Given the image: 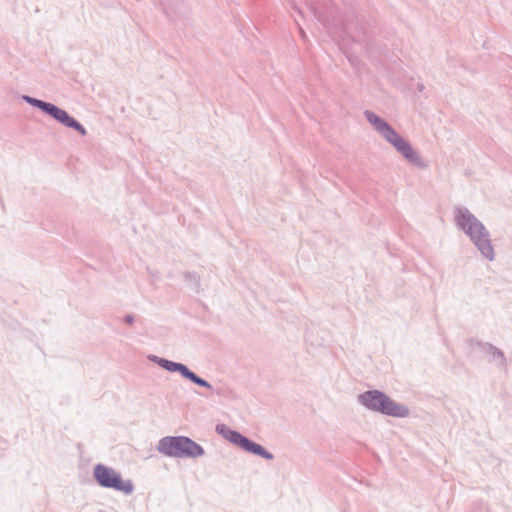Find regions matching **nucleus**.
Wrapping results in <instances>:
<instances>
[{"mask_svg": "<svg viewBox=\"0 0 512 512\" xmlns=\"http://www.w3.org/2000/svg\"><path fill=\"white\" fill-rule=\"evenodd\" d=\"M364 116L373 129L385 141L392 145L405 160L421 169L428 167V164L423 160L420 154L413 149L409 141L403 138L387 121L370 110H365Z\"/></svg>", "mask_w": 512, "mask_h": 512, "instance_id": "f257e3e1", "label": "nucleus"}, {"mask_svg": "<svg viewBox=\"0 0 512 512\" xmlns=\"http://www.w3.org/2000/svg\"><path fill=\"white\" fill-rule=\"evenodd\" d=\"M456 225L470 238L481 255L489 261L495 258L490 233L483 223L466 207L455 208Z\"/></svg>", "mask_w": 512, "mask_h": 512, "instance_id": "f03ea898", "label": "nucleus"}, {"mask_svg": "<svg viewBox=\"0 0 512 512\" xmlns=\"http://www.w3.org/2000/svg\"><path fill=\"white\" fill-rule=\"evenodd\" d=\"M359 404L367 410L395 418H405L409 415V408L391 399L380 390H368L357 396Z\"/></svg>", "mask_w": 512, "mask_h": 512, "instance_id": "7ed1b4c3", "label": "nucleus"}, {"mask_svg": "<svg viewBox=\"0 0 512 512\" xmlns=\"http://www.w3.org/2000/svg\"><path fill=\"white\" fill-rule=\"evenodd\" d=\"M22 99L27 104L40 109L43 113L50 116L63 126L76 130L81 136H85L87 134V130L79 121L70 116L67 111L61 109L57 105L28 95H23Z\"/></svg>", "mask_w": 512, "mask_h": 512, "instance_id": "20e7f679", "label": "nucleus"}, {"mask_svg": "<svg viewBox=\"0 0 512 512\" xmlns=\"http://www.w3.org/2000/svg\"><path fill=\"white\" fill-rule=\"evenodd\" d=\"M93 476L98 485L103 488L114 489L126 495H130L134 491L131 480H123L119 472L104 464H97L94 467Z\"/></svg>", "mask_w": 512, "mask_h": 512, "instance_id": "39448f33", "label": "nucleus"}, {"mask_svg": "<svg viewBox=\"0 0 512 512\" xmlns=\"http://www.w3.org/2000/svg\"><path fill=\"white\" fill-rule=\"evenodd\" d=\"M216 432L235 446L248 453L260 456L266 460L274 459V455L267 451L263 446L243 436L240 432L232 430L225 424H217Z\"/></svg>", "mask_w": 512, "mask_h": 512, "instance_id": "423d86ee", "label": "nucleus"}, {"mask_svg": "<svg viewBox=\"0 0 512 512\" xmlns=\"http://www.w3.org/2000/svg\"><path fill=\"white\" fill-rule=\"evenodd\" d=\"M148 358L150 361L156 363L161 368L169 372H178L183 378L191 381L192 383L209 390H214L213 386L208 381L195 374L185 364L161 358L156 355H150Z\"/></svg>", "mask_w": 512, "mask_h": 512, "instance_id": "0eeeda50", "label": "nucleus"}, {"mask_svg": "<svg viewBox=\"0 0 512 512\" xmlns=\"http://www.w3.org/2000/svg\"><path fill=\"white\" fill-rule=\"evenodd\" d=\"M185 436H166L159 440L157 450L159 453L175 458H183Z\"/></svg>", "mask_w": 512, "mask_h": 512, "instance_id": "6e6552de", "label": "nucleus"}, {"mask_svg": "<svg viewBox=\"0 0 512 512\" xmlns=\"http://www.w3.org/2000/svg\"><path fill=\"white\" fill-rule=\"evenodd\" d=\"M205 454L204 448L193 441L191 438L185 436L184 454L186 458H198Z\"/></svg>", "mask_w": 512, "mask_h": 512, "instance_id": "1a4fd4ad", "label": "nucleus"}, {"mask_svg": "<svg viewBox=\"0 0 512 512\" xmlns=\"http://www.w3.org/2000/svg\"><path fill=\"white\" fill-rule=\"evenodd\" d=\"M482 347H483V350L488 352L489 354H491V356L494 359H500L501 366L506 365V358L504 356V353L499 348H497L496 346H494L490 343L482 344Z\"/></svg>", "mask_w": 512, "mask_h": 512, "instance_id": "9d476101", "label": "nucleus"}, {"mask_svg": "<svg viewBox=\"0 0 512 512\" xmlns=\"http://www.w3.org/2000/svg\"><path fill=\"white\" fill-rule=\"evenodd\" d=\"M184 278L186 281H191V282H194L195 285H199L200 277L195 272H185Z\"/></svg>", "mask_w": 512, "mask_h": 512, "instance_id": "9b49d317", "label": "nucleus"}, {"mask_svg": "<svg viewBox=\"0 0 512 512\" xmlns=\"http://www.w3.org/2000/svg\"><path fill=\"white\" fill-rule=\"evenodd\" d=\"M134 316L132 314H127L125 317H124V322L129 324V325H132L134 323Z\"/></svg>", "mask_w": 512, "mask_h": 512, "instance_id": "f8f14e48", "label": "nucleus"}, {"mask_svg": "<svg viewBox=\"0 0 512 512\" xmlns=\"http://www.w3.org/2000/svg\"><path fill=\"white\" fill-rule=\"evenodd\" d=\"M311 10L314 14V16L319 20V21H323V18H322V15L320 12H318V10L314 7V6H311Z\"/></svg>", "mask_w": 512, "mask_h": 512, "instance_id": "ddd939ff", "label": "nucleus"}, {"mask_svg": "<svg viewBox=\"0 0 512 512\" xmlns=\"http://www.w3.org/2000/svg\"><path fill=\"white\" fill-rule=\"evenodd\" d=\"M299 33L304 40L307 38V35H306L305 31L303 30V28L299 27Z\"/></svg>", "mask_w": 512, "mask_h": 512, "instance_id": "4468645a", "label": "nucleus"}, {"mask_svg": "<svg viewBox=\"0 0 512 512\" xmlns=\"http://www.w3.org/2000/svg\"><path fill=\"white\" fill-rule=\"evenodd\" d=\"M418 91L422 92L424 90V85L422 83L417 84Z\"/></svg>", "mask_w": 512, "mask_h": 512, "instance_id": "2eb2a0df", "label": "nucleus"}, {"mask_svg": "<svg viewBox=\"0 0 512 512\" xmlns=\"http://www.w3.org/2000/svg\"><path fill=\"white\" fill-rule=\"evenodd\" d=\"M214 392H215L217 395H221V391H220L219 389L214 390Z\"/></svg>", "mask_w": 512, "mask_h": 512, "instance_id": "dca6fc26", "label": "nucleus"}]
</instances>
